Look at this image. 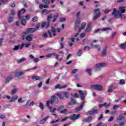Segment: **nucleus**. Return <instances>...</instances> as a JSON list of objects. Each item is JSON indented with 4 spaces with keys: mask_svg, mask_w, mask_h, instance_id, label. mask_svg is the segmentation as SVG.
I'll return each instance as SVG.
<instances>
[{
    "mask_svg": "<svg viewBox=\"0 0 126 126\" xmlns=\"http://www.w3.org/2000/svg\"><path fill=\"white\" fill-rule=\"evenodd\" d=\"M53 103H59V98H58V97L55 95L52 96L50 100L46 101L47 107H48L51 113H54V112L57 110V108L50 106V105H51V104H53Z\"/></svg>",
    "mask_w": 126,
    "mask_h": 126,
    "instance_id": "nucleus-1",
    "label": "nucleus"
},
{
    "mask_svg": "<svg viewBox=\"0 0 126 126\" xmlns=\"http://www.w3.org/2000/svg\"><path fill=\"white\" fill-rule=\"evenodd\" d=\"M78 92L80 94L81 98L83 101L82 102V104L80 106V107L76 108V112H79V111H81L82 110V108H83V105H84V103H85V97H86L87 95V93H86V92H83L81 90H79Z\"/></svg>",
    "mask_w": 126,
    "mask_h": 126,
    "instance_id": "nucleus-2",
    "label": "nucleus"
},
{
    "mask_svg": "<svg viewBox=\"0 0 126 126\" xmlns=\"http://www.w3.org/2000/svg\"><path fill=\"white\" fill-rule=\"evenodd\" d=\"M25 13V9H22L21 11H20L18 13V17L20 20H21V24L24 26L26 25V20L24 19V17H22L21 15Z\"/></svg>",
    "mask_w": 126,
    "mask_h": 126,
    "instance_id": "nucleus-3",
    "label": "nucleus"
},
{
    "mask_svg": "<svg viewBox=\"0 0 126 126\" xmlns=\"http://www.w3.org/2000/svg\"><path fill=\"white\" fill-rule=\"evenodd\" d=\"M112 14L114 15L115 18H118L119 17L121 18V19H125V18H126V16L123 13H120V12L116 8L113 9Z\"/></svg>",
    "mask_w": 126,
    "mask_h": 126,
    "instance_id": "nucleus-4",
    "label": "nucleus"
},
{
    "mask_svg": "<svg viewBox=\"0 0 126 126\" xmlns=\"http://www.w3.org/2000/svg\"><path fill=\"white\" fill-rule=\"evenodd\" d=\"M94 16L93 18V20L94 21H95V20H96V19H98V18L101 16V12L100 11V9L99 8L94 9Z\"/></svg>",
    "mask_w": 126,
    "mask_h": 126,
    "instance_id": "nucleus-5",
    "label": "nucleus"
},
{
    "mask_svg": "<svg viewBox=\"0 0 126 126\" xmlns=\"http://www.w3.org/2000/svg\"><path fill=\"white\" fill-rule=\"evenodd\" d=\"M91 88L97 90V91H102L103 90V86L100 84H95L91 86Z\"/></svg>",
    "mask_w": 126,
    "mask_h": 126,
    "instance_id": "nucleus-6",
    "label": "nucleus"
},
{
    "mask_svg": "<svg viewBox=\"0 0 126 126\" xmlns=\"http://www.w3.org/2000/svg\"><path fill=\"white\" fill-rule=\"evenodd\" d=\"M6 99L9 100V102H15L18 100L19 96L17 95H14L12 97H10L9 95L6 96Z\"/></svg>",
    "mask_w": 126,
    "mask_h": 126,
    "instance_id": "nucleus-7",
    "label": "nucleus"
},
{
    "mask_svg": "<svg viewBox=\"0 0 126 126\" xmlns=\"http://www.w3.org/2000/svg\"><path fill=\"white\" fill-rule=\"evenodd\" d=\"M36 31V30L33 28H29L26 30V32L22 33V36L24 38L28 33H33Z\"/></svg>",
    "mask_w": 126,
    "mask_h": 126,
    "instance_id": "nucleus-8",
    "label": "nucleus"
},
{
    "mask_svg": "<svg viewBox=\"0 0 126 126\" xmlns=\"http://www.w3.org/2000/svg\"><path fill=\"white\" fill-rule=\"evenodd\" d=\"M112 31V28L107 27V28H103L101 29H98L95 31V33H99L100 31H102V32H108V31Z\"/></svg>",
    "mask_w": 126,
    "mask_h": 126,
    "instance_id": "nucleus-9",
    "label": "nucleus"
},
{
    "mask_svg": "<svg viewBox=\"0 0 126 126\" xmlns=\"http://www.w3.org/2000/svg\"><path fill=\"white\" fill-rule=\"evenodd\" d=\"M24 74V72H23V71H20L13 72V73H12L11 75L12 76L19 77V76H21Z\"/></svg>",
    "mask_w": 126,
    "mask_h": 126,
    "instance_id": "nucleus-10",
    "label": "nucleus"
},
{
    "mask_svg": "<svg viewBox=\"0 0 126 126\" xmlns=\"http://www.w3.org/2000/svg\"><path fill=\"white\" fill-rule=\"evenodd\" d=\"M69 118L71 121H75V120H78L80 118V114H73L70 115Z\"/></svg>",
    "mask_w": 126,
    "mask_h": 126,
    "instance_id": "nucleus-11",
    "label": "nucleus"
},
{
    "mask_svg": "<svg viewBox=\"0 0 126 126\" xmlns=\"http://www.w3.org/2000/svg\"><path fill=\"white\" fill-rule=\"evenodd\" d=\"M48 34L50 37H53V36H56V29L54 27L51 28V32L48 31Z\"/></svg>",
    "mask_w": 126,
    "mask_h": 126,
    "instance_id": "nucleus-12",
    "label": "nucleus"
},
{
    "mask_svg": "<svg viewBox=\"0 0 126 126\" xmlns=\"http://www.w3.org/2000/svg\"><path fill=\"white\" fill-rule=\"evenodd\" d=\"M105 65H106V63H98L96 64H95L94 66V70H98V68L103 67V66H105Z\"/></svg>",
    "mask_w": 126,
    "mask_h": 126,
    "instance_id": "nucleus-13",
    "label": "nucleus"
},
{
    "mask_svg": "<svg viewBox=\"0 0 126 126\" xmlns=\"http://www.w3.org/2000/svg\"><path fill=\"white\" fill-rule=\"evenodd\" d=\"M107 50H108V46L105 45L103 47L101 52L102 57H106L107 56Z\"/></svg>",
    "mask_w": 126,
    "mask_h": 126,
    "instance_id": "nucleus-14",
    "label": "nucleus"
},
{
    "mask_svg": "<svg viewBox=\"0 0 126 126\" xmlns=\"http://www.w3.org/2000/svg\"><path fill=\"white\" fill-rule=\"evenodd\" d=\"M92 29V24L91 23H88L85 32H90Z\"/></svg>",
    "mask_w": 126,
    "mask_h": 126,
    "instance_id": "nucleus-15",
    "label": "nucleus"
},
{
    "mask_svg": "<svg viewBox=\"0 0 126 126\" xmlns=\"http://www.w3.org/2000/svg\"><path fill=\"white\" fill-rule=\"evenodd\" d=\"M80 21H81V18H77V19L76 20L75 22V29H77L78 27V24L80 23Z\"/></svg>",
    "mask_w": 126,
    "mask_h": 126,
    "instance_id": "nucleus-16",
    "label": "nucleus"
},
{
    "mask_svg": "<svg viewBox=\"0 0 126 126\" xmlns=\"http://www.w3.org/2000/svg\"><path fill=\"white\" fill-rule=\"evenodd\" d=\"M49 26H50V22H44L41 25L42 28H44V27H45L46 29L49 28Z\"/></svg>",
    "mask_w": 126,
    "mask_h": 126,
    "instance_id": "nucleus-17",
    "label": "nucleus"
},
{
    "mask_svg": "<svg viewBox=\"0 0 126 126\" xmlns=\"http://www.w3.org/2000/svg\"><path fill=\"white\" fill-rule=\"evenodd\" d=\"M66 85H61V84H58L55 86V89H63V88H66Z\"/></svg>",
    "mask_w": 126,
    "mask_h": 126,
    "instance_id": "nucleus-18",
    "label": "nucleus"
},
{
    "mask_svg": "<svg viewBox=\"0 0 126 126\" xmlns=\"http://www.w3.org/2000/svg\"><path fill=\"white\" fill-rule=\"evenodd\" d=\"M86 27V22H83L81 26V27L79 29V32H80L81 30H84Z\"/></svg>",
    "mask_w": 126,
    "mask_h": 126,
    "instance_id": "nucleus-19",
    "label": "nucleus"
},
{
    "mask_svg": "<svg viewBox=\"0 0 126 126\" xmlns=\"http://www.w3.org/2000/svg\"><path fill=\"white\" fill-rule=\"evenodd\" d=\"M118 11L120 12V13H125L126 8L125 7L121 6L119 7V10Z\"/></svg>",
    "mask_w": 126,
    "mask_h": 126,
    "instance_id": "nucleus-20",
    "label": "nucleus"
},
{
    "mask_svg": "<svg viewBox=\"0 0 126 126\" xmlns=\"http://www.w3.org/2000/svg\"><path fill=\"white\" fill-rule=\"evenodd\" d=\"M98 112L97 110L93 109V110L90 111L87 113V115H93L94 114H97Z\"/></svg>",
    "mask_w": 126,
    "mask_h": 126,
    "instance_id": "nucleus-21",
    "label": "nucleus"
},
{
    "mask_svg": "<svg viewBox=\"0 0 126 126\" xmlns=\"http://www.w3.org/2000/svg\"><path fill=\"white\" fill-rule=\"evenodd\" d=\"M26 39L27 41H32L33 39V36L32 34H29L26 36Z\"/></svg>",
    "mask_w": 126,
    "mask_h": 126,
    "instance_id": "nucleus-22",
    "label": "nucleus"
},
{
    "mask_svg": "<svg viewBox=\"0 0 126 126\" xmlns=\"http://www.w3.org/2000/svg\"><path fill=\"white\" fill-rule=\"evenodd\" d=\"M42 77L41 76H37V75H35V76H33L32 77V79L33 80H40V79H41Z\"/></svg>",
    "mask_w": 126,
    "mask_h": 126,
    "instance_id": "nucleus-23",
    "label": "nucleus"
},
{
    "mask_svg": "<svg viewBox=\"0 0 126 126\" xmlns=\"http://www.w3.org/2000/svg\"><path fill=\"white\" fill-rule=\"evenodd\" d=\"M39 8H40V9H43V8H48L49 6L47 4L44 5L43 4H39Z\"/></svg>",
    "mask_w": 126,
    "mask_h": 126,
    "instance_id": "nucleus-24",
    "label": "nucleus"
},
{
    "mask_svg": "<svg viewBox=\"0 0 126 126\" xmlns=\"http://www.w3.org/2000/svg\"><path fill=\"white\" fill-rule=\"evenodd\" d=\"M50 12H51V10H48L47 9H43L42 10V13L44 15L50 13Z\"/></svg>",
    "mask_w": 126,
    "mask_h": 126,
    "instance_id": "nucleus-25",
    "label": "nucleus"
},
{
    "mask_svg": "<svg viewBox=\"0 0 126 126\" xmlns=\"http://www.w3.org/2000/svg\"><path fill=\"white\" fill-rule=\"evenodd\" d=\"M93 48H94V49H96V50H97V51H101V47L98 44H96L93 46Z\"/></svg>",
    "mask_w": 126,
    "mask_h": 126,
    "instance_id": "nucleus-26",
    "label": "nucleus"
},
{
    "mask_svg": "<svg viewBox=\"0 0 126 126\" xmlns=\"http://www.w3.org/2000/svg\"><path fill=\"white\" fill-rule=\"evenodd\" d=\"M56 95L59 97L60 99H63L64 98L63 92H62L61 94H57Z\"/></svg>",
    "mask_w": 126,
    "mask_h": 126,
    "instance_id": "nucleus-27",
    "label": "nucleus"
},
{
    "mask_svg": "<svg viewBox=\"0 0 126 126\" xmlns=\"http://www.w3.org/2000/svg\"><path fill=\"white\" fill-rule=\"evenodd\" d=\"M72 104H74L75 105H77V102H76V100L73 99L72 97H71L70 104L72 105Z\"/></svg>",
    "mask_w": 126,
    "mask_h": 126,
    "instance_id": "nucleus-28",
    "label": "nucleus"
},
{
    "mask_svg": "<svg viewBox=\"0 0 126 126\" xmlns=\"http://www.w3.org/2000/svg\"><path fill=\"white\" fill-rule=\"evenodd\" d=\"M12 78H13V76L11 75V77H8L6 79V83H9V81L10 80H12Z\"/></svg>",
    "mask_w": 126,
    "mask_h": 126,
    "instance_id": "nucleus-29",
    "label": "nucleus"
},
{
    "mask_svg": "<svg viewBox=\"0 0 126 126\" xmlns=\"http://www.w3.org/2000/svg\"><path fill=\"white\" fill-rule=\"evenodd\" d=\"M25 61H26V58H21V59L18 60L17 63H23V62H25Z\"/></svg>",
    "mask_w": 126,
    "mask_h": 126,
    "instance_id": "nucleus-30",
    "label": "nucleus"
},
{
    "mask_svg": "<svg viewBox=\"0 0 126 126\" xmlns=\"http://www.w3.org/2000/svg\"><path fill=\"white\" fill-rule=\"evenodd\" d=\"M115 88H117L114 87V86H111L108 90V92H109V93L112 92L113 91V89Z\"/></svg>",
    "mask_w": 126,
    "mask_h": 126,
    "instance_id": "nucleus-31",
    "label": "nucleus"
},
{
    "mask_svg": "<svg viewBox=\"0 0 126 126\" xmlns=\"http://www.w3.org/2000/svg\"><path fill=\"white\" fill-rule=\"evenodd\" d=\"M63 28H64V25L63 24L62 26L61 27V28H57V31L59 33H60V32H61V31H62V30L63 29Z\"/></svg>",
    "mask_w": 126,
    "mask_h": 126,
    "instance_id": "nucleus-32",
    "label": "nucleus"
},
{
    "mask_svg": "<svg viewBox=\"0 0 126 126\" xmlns=\"http://www.w3.org/2000/svg\"><path fill=\"white\" fill-rule=\"evenodd\" d=\"M17 88H14V89H12L11 90V94L12 95H14L15 93H17Z\"/></svg>",
    "mask_w": 126,
    "mask_h": 126,
    "instance_id": "nucleus-33",
    "label": "nucleus"
},
{
    "mask_svg": "<svg viewBox=\"0 0 126 126\" xmlns=\"http://www.w3.org/2000/svg\"><path fill=\"white\" fill-rule=\"evenodd\" d=\"M25 102V100H23V99L22 98V97H20L18 99V103H23Z\"/></svg>",
    "mask_w": 126,
    "mask_h": 126,
    "instance_id": "nucleus-34",
    "label": "nucleus"
},
{
    "mask_svg": "<svg viewBox=\"0 0 126 126\" xmlns=\"http://www.w3.org/2000/svg\"><path fill=\"white\" fill-rule=\"evenodd\" d=\"M86 72H87L89 74V75H92V73H91L92 71V70L90 68H88L86 70Z\"/></svg>",
    "mask_w": 126,
    "mask_h": 126,
    "instance_id": "nucleus-35",
    "label": "nucleus"
},
{
    "mask_svg": "<svg viewBox=\"0 0 126 126\" xmlns=\"http://www.w3.org/2000/svg\"><path fill=\"white\" fill-rule=\"evenodd\" d=\"M24 46L26 48H29V47H30V46H31V42H28L26 43L25 44H24Z\"/></svg>",
    "mask_w": 126,
    "mask_h": 126,
    "instance_id": "nucleus-36",
    "label": "nucleus"
},
{
    "mask_svg": "<svg viewBox=\"0 0 126 126\" xmlns=\"http://www.w3.org/2000/svg\"><path fill=\"white\" fill-rule=\"evenodd\" d=\"M91 121H92V117H89L88 118H87L86 119L84 120L83 122H91Z\"/></svg>",
    "mask_w": 126,
    "mask_h": 126,
    "instance_id": "nucleus-37",
    "label": "nucleus"
},
{
    "mask_svg": "<svg viewBox=\"0 0 126 126\" xmlns=\"http://www.w3.org/2000/svg\"><path fill=\"white\" fill-rule=\"evenodd\" d=\"M119 84L121 85H124V84H126V81L124 79H121L119 81Z\"/></svg>",
    "mask_w": 126,
    "mask_h": 126,
    "instance_id": "nucleus-38",
    "label": "nucleus"
},
{
    "mask_svg": "<svg viewBox=\"0 0 126 126\" xmlns=\"http://www.w3.org/2000/svg\"><path fill=\"white\" fill-rule=\"evenodd\" d=\"M93 2L95 4V7H98L99 5H100V2L98 1L94 0Z\"/></svg>",
    "mask_w": 126,
    "mask_h": 126,
    "instance_id": "nucleus-39",
    "label": "nucleus"
},
{
    "mask_svg": "<svg viewBox=\"0 0 126 126\" xmlns=\"http://www.w3.org/2000/svg\"><path fill=\"white\" fill-rule=\"evenodd\" d=\"M48 119H49V117H45V118L41 120L40 124H44V123H45V122H46V121H47Z\"/></svg>",
    "mask_w": 126,
    "mask_h": 126,
    "instance_id": "nucleus-40",
    "label": "nucleus"
},
{
    "mask_svg": "<svg viewBox=\"0 0 126 126\" xmlns=\"http://www.w3.org/2000/svg\"><path fill=\"white\" fill-rule=\"evenodd\" d=\"M63 94L64 96L67 99L68 97H69V94H68V93L67 92H63Z\"/></svg>",
    "mask_w": 126,
    "mask_h": 126,
    "instance_id": "nucleus-41",
    "label": "nucleus"
},
{
    "mask_svg": "<svg viewBox=\"0 0 126 126\" xmlns=\"http://www.w3.org/2000/svg\"><path fill=\"white\" fill-rule=\"evenodd\" d=\"M120 47L121 48H122V49H126V42L121 44L120 45Z\"/></svg>",
    "mask_w": 126,
    "mask_h": 126,
    "instance_id": "nucleus-42",
    "label": "nucleus"
},
{
    "mask_svg": "<svg viewBox=\"0 0 126 126\" xmlns=\"http://www.w3.org/2000/svg\"><path fill=\"white\" fill-rule=\"evenodd\" d=\"M110 106H111V103H107L105 102L104 103V107H105V108H109Z\"/></svg>",
    "mask_w": 126,
    "mask_h": 126,
    "instance_id": "nucleus-43",
    "label": "nucleus"
},
{
    "mask_svg": "<svg viewBox=\"0 0 126 126\" xmlns=\"http://www.w3.org/2000/svg\"><path fill=\"white\" fill-rule=\"evenodd\" d=\"M42 2H44L45 4L49 5L50 3V2L49 0H42Z\"/></svg>",
    "mask_w": 126,
    "mask_h": 126,
    "instance_id": "nucleus-44",
    "label": "nucleus"
},
{
    "mask_svg": "<svg viewBox=\"0 0 126 126\" xmlns=\"http://www.w3.org/2000/svg\"><path fill=\"white\" fill-rule=\"evenodd\" d=\"M82 54V50L80 49L79 50L77 53V55L78 56V57H80Z\"/></svg>",
    "mask_w": 126,
    "mask_h": 126,
    "instance_id": "nucleus-45",
    "label": "nucleus"
},
{
    "mask_svg": "<svg viewBox=\"0 0 126 126\" xmlns=\"http://www.w3.org/2000/svg\"><path fill=\"white\" fill-rule=\"evenodd\" d=\"M98 41V40H96V39H94V40L92 41L91 45L92 47H93V46H94V44H96V42Z\"/></svg>",
    "mask_w": 126,
    "mask_h": 126,
    "instance_id": "nucleus-46",
    "label": "nucleus"
},
{
    "mask_svg": "<svg viewBox=\"0 0 126 126\" xmlns=\"http://www.w3.org/2000/svg\"><path fill=\"white\" fill-rule=\"evenodd\" d=\"M53 56L54 57H56V59H58V58H59V55L56 54L55 53H51V56Z\"/></svg>",
    "mask_w": 126,
    "mask_h": 126,
    "instance_id": "nucleus-47",
    "label": "nucleus"
},
{
    "mask_svg": "<svg viewBox=\"0 0 126 126\" xmlns=\"http://www.w3.org/2000/svg\"><path fill=\"white\" fill-rule=\"evenodd\" d=\"M39 108H40L41 110L44 109V105L42 102L39 103Z\"/></svg>",
    "mask_w": 126,
    "mask_h": 126,
    "instance_id": "nucleus-48",
    "label": "nucleus"
},
{
    "mask_svg": "<svg viewBox=\"0 0 126 126\" xmlns=\"http://www.w3.org/2000/svg\"><path fill=\"white\" fill-rule=\"evenodd\" d=\"M19 50V47L18 46H15L13 48V51H18Z\"/></svg>",
    "mask_w": 126,
    "mask_h": 126,
    "instance_id": "nucleus-49",
    "label": "nucleus"
},
{
    "mask_svg": "<svg viewBox=\"0 0 126 126\" xmlns=\"http://www.w3.org/2000/svg\"><path fill=\"white\" fill-rule=\"evenodd\" d=\"M65 20H66V19L65 18H61L59 19V21L60 22H64V21H65Z\"/></svg>",
    "mask_w": 126,
    "mask_h": 126,
    "instance_id": "nucleus-50",
    "label": "nucleus"
},
{
    "mask_svg": "<svg viewBox=\"0 0 126 126\" xmlns=\"http://www.w3.org/2000/svg\"><path fill=\"white\" fill-rule=\"evenodd\" d=\"M119 108H120V105H114L113 107V109H114L115 110H118Z\"/></svg>",
    "mask_w": 126,
    "mask_h": 126,
    "instance_id": "nucleus-51",
    "label": "nucleus"
},
{
    "mask_svg": "<svg viewBox=\"0 0 126 126\" xmlns=\"http://www.w3.org/2000/svg\"><path fill=\"white\" fill-rule=\"evenodd\" d=\"M61 114H66L67 113V109H63L62 111H61Z\"/></svg>",
    "mask_w": 126,
    "mask_h": 126,
    "instance_id": "nucleus-52",
    "label": "nucleus"
},
{
    "mask_svg": "<svg viewBox=\"0 0 126 126\" xmlns=\"http://www.w3.org/2000/svg\"><path fill=\"white\" fill-rule=\"evenodd\" d=\"M117 35V32H113L111 34V38H114Z\"/></svg>",
    "mask_w": 126,
    "mask_h": 126,
    "instance_id": "nucleus-53",
    "label": "nucleus"
},
{
    "mask_svg": "<svg viewBox=\"0 0 126 126\" xmlns=\"http://www.w3.org/2000/svg\"><path fill=\"white\" fill-rule=\"evenodd\" d=\"M39 61L40 59H39L38 58H34V59H33L34 63H39Z\"/></svg>",
    "mask_w": 126,
    "mask_h": 126,
    "instance_id": "nucleus-54",
    "label": "nucleus"
},
{
    "mask_svg": "<svg viewBox=\"0 0 126 126\" xmlns=\"http://www.w3.org/2000/svg\"><path fill=\"white\" fill-rule=\"evenodd\" d=\"M19 47V49H20V50H21L22 49H23V47H24V43H23L21 45H19L18 46Z\"/></svg>",
    "mask_w": 126,
    "mask_h": 126,
    "instance_id": "nucleus-55",
    "label": "nucleus"
},
{
    "mask_svg": "<svg viewBox=\"0 0 126 126\" xmlns=\"http://www.w3.org/2000/svg\"><path fill=\"white\" fill-rule=\"evenodd\" d=\"M42 85H43V83H42V82H40L37 85V87L38 88H41V87H42Z\"/></svg>",
    "mask_w": 126,
    "mask_h": 126,
    "instance_id": "nucleus-56",
    "label": "nucleus"
},
{
    "mask_svg": "<svg viewBox=\"0 0 126 126\" xmlns=\"http://www.w3.org/2000/svg\"><path fill=\"white\" fill-rule=\"evenodd\" d=\"M8 21H9V23H11V22L13 21V18H12L11 17H9L8 18Z\"/></svg>",
    "mask_w": 126,
    "mask_h": 126,
    "instance_id": "nucleus-57",
    "label": "nucleus"
},
{
    "mask_svg": "<svg viewBox=\"0 0 126 126\" xmlns=\"http://www.w3.org/2000/svg\"><path fill=\"white\" fill-rule=\"evenodd\" d=\"M51 18H52V14L49 15L47 18V21L48 22H50V20H51Z\"/></svg>",
    "mask_w": 126,
    "mask_h": 126,
    "instance_id": "nucleus-58",
    "label": "nucleus"
},
{
    "mask_svg": "<svg viewBox=\"0 0 126 126\" xmlns=\"http://www.w3.org/2000/svg\"><path fill=\"white\" fill-rule=\"evenodd\" d=\"M58 17H59V13H56L53 16V18L57 19V18H58Z\"/></svg>",
    "mask_w": 126,
    "mask_h": 126,
    "instance_id": "nucleus-59",
    "label": "nucleus"
},
{
    "mask_svg": "<svg viewBox=\"0 0 126 126\" xmlns=\"http://www.w3.org/2000/svg\"><path fill=\"white\" fill-rule=\"evenodd\" d=\"M22 4L25 6V7H27V4L26 3V2L25 1H23L22 2Z\"/></svg>",
    "mask_w": 126,
    "mask_h": 126,
    "instance_id": "nucleus-60",
    "label": "nucleus"
},
{
    "mask_svg": "<svg viewBox=\"0 0 126 126\" xmlns=\"http://www.w3.org/2000/svg\"><path fill=\"white\" fill-rule=\"evenodd\" d=\"M60 121H61V119H57L56 121H52L51 122V124H55V123H58V122H60Z\"/></svg>",
    "mask_w": 126,
    "mask_h": 126,
    "instance_id": "nucleus-61",
    "label": "nucleus"
},
{
    "mask_svg": "<svg viewBox=\"0 0 126 126\" xmlns=\"http://www.w3.org/2000/svg\"><path fill=\"white\" fill-rule=\"evenodd\" d=\"M24 17H25L27 20H29V19H30V15H27L25 16H24Z\"/></svg>",
    "mask_w": 126,
    "mask_h": 126,
    "instance_id": "nucleus-62",
    "label": "nucleus"
},
{
    "mask_svg": "<svg viewBox=\"0 0 126 126\" xmlns=\"http://www.w3.org/2000/svg\"><path fill=\"white\" fill-rule=\"evenodd\" d=\"M37 20H38V17H34L32 18V21H33L34 22L37 21Z\"/></svg>",
    "mask_w": 126,
    "mask_h": 126,
    "instance_id": "nucleus-63",
    "label": "nucleus"
},
{
    "mask_svg": "<svg viewBox=\"0 0 126 126\" xmlns=\"http://www.w3.org/2000/svg\"><path fill=\"white\" fill-rule=\"evenodd\" d=\"M0 119H5V115H4V114H2V115L0 116Z\"/></svg>",
    "mask_w": 126,
    "mask_h": 126,
    "instance_id": "nucleus-64",
    "label": "nucleus"
}]
</instances>
